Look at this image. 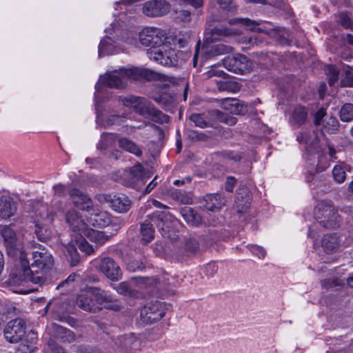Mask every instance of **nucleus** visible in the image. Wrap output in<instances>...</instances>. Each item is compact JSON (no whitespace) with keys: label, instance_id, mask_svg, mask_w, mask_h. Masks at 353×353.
<instances>
[{"label":"nucleus","instance_id":"f257e3e1","mask_svg":"<svg viewBox=\"0 0 353 353\" xmlns=\"http://www.w3.org/2000/svg\"><path fill=\"white\" fill-rule=\"evenodd\" d=\"M32 252L33 262L30 265L25 252H21L19 261L10 273L14 283L31 282L43 285L48 281L47 273L54 265L52 254L44 248Z\"/></svg>","mask_w":353,"mask_h":353},{"label":"nucleus","instance_id":"f03ea898","mask_svg":"<svg viewBox=\"0 0 353 353\" xmlns=\"http://www.w3.org/2000/svg\"><path fill=\"white\" fill-rule=\"evenodd\" d=\"M321 137V132L312 130L300 133L296 137L299 143L305 145L306 150L310 154L311 157L307 160L309 164L308 172L310 175L323 172L329 166L327 162L321 163L323 160V157L321 154L322 148L320 139Z\"/></svg>","mask_w":353,"mask_h":353},{"label":"nucleus","instance_id":"7ed1b4c3","mask_svg":"<svg viewBox=\"0 0 353 353\" xmlns=\"http://www.w3.org/2000/svg\"><path fill=\"white\" fill-rule=\"evenodd\" d=\"M119 102L125 107L133 108L140 115L149 117L152 121L159 123H167L169 117L161 111L156 109L146 99L134 95L119 96Z\"/></svg>","mask_w":353,"mask_h":353},{"label":"nucleus","instance_id":"20e7f679","mask_svg":"<svg viewBox=\"0 0 353 353\" xmlns=\"http://www.w3.org/2000/svg\"><path fill=\"white\" fill-rule=\"evenodd\" d=\"M137 68H123L119 70L107 72L104 75L100 77L99 81L97 83L96 92H102L104 86L115 89L125 88L127 86L128 79H137Z\"/></svg>","mask_w":353,"mask_h":353},{"label":"nucleus","instance_id":"39448f33","mask_svg":"<svg viewBox=\"0 0 353 353\" xmlns=\"http://www.w3.org/2000/svg\"><path fill=\"white\" fill-rule=\"evenodd\" d=\"M176 36H169L161 46L162 48L157 50H147L148 58L166 66H175L176 65Z\"/></svg>","mask_w":353,"mask_h":353},{"label":"nucleus","instance_id":"423d86ee","mask_svg":"<svg viewBox=\"0 0 353 353\" xmlns=\"http://www.w3.org/2000/svg\"><path fill=\"white\" fill-rule=\"evenodd\" d=\"M149 219L159 229L162 236L175 243L176 231L175 229V217L168 211H157L149 215Z\"/></svg>","mask_w":353,"mask_h":353},{"label":"nucleus","instance_id":"0eeeda50","mask_svg":"<svg viewBox=\"0 0 353 353\" xmlns=\"http://www.w3.org/2000/svg\"><path fill=\"white\" fill-rule=\"evenodd\" d=\"M315 219L324 228H335L339 225L340 216L330 201H320L315 209Z\"/></svg>","mask_w":353,"mask_h":353},{"label":"nucleus","instance_id":"6e6552de","mask_svg":"<svg viewBox=\"0 0 353 353\" xmlns=\"http://www.w3.org/2000/svg\"><path fill=\"white\" fill-rule=\"evenodd\" d=\"M167 38L164 30L153 27L145 28L139 34L140 43L150 48L148 50H157Z\"/></svg>","mask_w":353,"mask_h":353},{"label":"nucleus","instance_id":"1a4fd4ad","mask_svg":"<svg viewBox=\"0 0 353 353\" xmlns=\"http://www.w3.org/2000/svg\"><path fill=\"white\" fill-rule=\"evenodd\" d=\"M122 177L125 185L139 190L150 177V174L139 163L125 170Z\"/></svg>","mask_w":353,"mask_h":353},{"label":"nucleus","instance_id":"9d476101","mask_svg":"<svg viewBox=\"0 0 353 353\" xmlns=\"http://www.w3.org/2000/svg\"><path fill=\"white\" fill-rule=\"evenodd\" d=\"M0 234L3 239V245L6 248L7 254L10 256H15L21 252H23L21 249V244L19 238L15 231L11 228L10 225L3 226L1 230Z\"/></svg>","mask_w":353,"mask_h":353},{"label":"nucleus","instance_id":"9b49d317","mask_svg":"<svg viewBox=\"0 0 353 353\" xmlns=\"http://www.w3.org/2000/svg\"><path fill=\"white\" fill-rule=\"evenodd\" d=\"M163 303L158 301L148 303L140 312L141 320L146 324H152L160 320L165 314Z\"/></svg>","mask_w":353,"mask_h":353},{"label":"nucleus","instance_id":"f8f14e48","mask_svg":"<svg viewBox=\"0 0 353 353\" xmlns=\"http://www.w3.org/2000/svg\"><path fill=\"white\" fill-rule=\"evenodd\" d=\"M25 321L19 318L11 320L6 325L3 334L7 341L12 343L19 342L26 333Z\"/></svg>","mask_w":353,"mask_h":353},{"label":"nucleus","instance_id":"ddd939ff","mask_svg":"<svg viewBox=\"0 0 353 353\" xmlns=\"http://www.w3.org/2000/svg\"><path fill=\"white\" fill-rule=\"evenodd\" d=\"M223 64L228 70L236 74L246 73L252 67V63L245 55L242 54L225 57L223 60Z\"/></svg>","mask_w":353,"mask_h":353},{"label":"nucleus","instance_id":"4468645a","mask_svg":"<svg viewBox=\"0 0 353 353\" xmlns=\"http://www.w3.org/2000/svg\"><path fill=\"white\" fill-rule=\"evenodd\" d=\"M142 10L148 17H161L170 12V4L165 0H150L143 3Z\"/></svg>","mask_w":353,"mask_h":353},{"label":"nucleus","instance_id":"2eb2a0df","mask_svg":"<svg viewBox=\"0 0 353 353\" xmlns=\"http://www.w3.org/2000/svg\"><path fill=\"white\" fill-rule=\"evenodd\" d=\"M176 87L175 83L170 81L163 85L160 94L153 95L152 99L167 109L174 102Z\"/></svg>","mask_w":353,"mask_h":353},{"label":"nucleus","instance_id":"dca6fc26","mask_svg":"<svg viewBox=\"0 0 353 353\" xmlns=\"http://www.w3.org/2000/svg\"><path fill=\"white\" fill-rule=\"evenodd\" d=\"M231 24L240 23L248 30L252 32H262L266 34L270 33L273 26L269 22H263L261 20L254 21L248 18H236L230 21Z\"/></svg>","mask_w":353,"mask_h":353},{"label":"nucleus","instance_id":"f3484780","mask_svg":"<svg viewBox=\"0 0 353 353\" xmlns=\"http://www.w3.org/2000/svg\"><path fill=\"white\" fill-rule=\"evenodd\" d=\"M49 334L50 335L49 341H53L55 343L57 342L70 343L76 339V335L73 332L57 323H52L49 327Z\"/></svg>","mask_w":353,"mask_h":353},{"label":"nucleus","instance_id":"a211bd4d","mask_svg":"<svg viewBox=\"0 0 353 353\" xmlns=\"http://www.w3.org/2000/svg\"><path fill=\"white\" fill-rule=\"evenodd\" d=\"M99 270L109 279L114 281L122 277V272L119 265L110 257H104L99 264Z\"/></svg>","mask_w":353,"mask_h":353},{"label":"nucleus","instance_id":"6ab92c4d","mask_svg":"<svg viewBox=\"0 0 353 353\" xmlns=\"http://www.w3.org/2000/svg\"><path fill=\"white\" fill-rule=\"evenodd\" d=\"M66 222L70 225V229L74 233V238L81 236L88 226L82 219L79 212L74 210H70L65 214Z\"/></svg>","mask_w":353,"mask_h":353},{"label":"nucleus","instance_id":"aec40b11","mask_svg":"<svg viewBox=\"0 0 353 353\" xmlns=\"http://www.w3.org/2000/svg\"><path fill=\"white\" fill-rule=\"evenodd\" d=\"M87 221L94 227L105 228L112 224V218L106 211L92 209L87 217Z\"/></svg>","mask_w":353,"mask_h":353},{"label":"nucleus","instance_id":"412c9836","mask_svg":"<svg viewBox=\"0 0 353 353\" xmlns=\"http://www.w3.org/2000/svg\"><path fill=\"white\" fill-rule=\"evenodd\" d=\"M70 198L74 205L82 210L89 211L92 207V200L90 198L77 188H72L68 191Z\"/></svg>","mask_w":353,"mask_h":353},{"label":"nucleus","instance_id":"4be33fe9","mask_svg":"<svg viewBox=\"0 0 353 353\" xmlns=\"http://www.w3.org/2000/svg\"><path fill=\"white\" fill-rule=\"evenodd\" d=\"M76 303L79 308L86 312L95 313L101 309L95 303L88 288L85 293L78 296Z\"/></svg>","mask_w":353,"mask_h":353},{"label":"nucleus","instance_id":"5701e85b","mask_svg":"<svg viewBox=\"0 0 353 353\" xmlns=\"http://www.w3.org/2000/svg\"><path fill=\"white\" fill-rule=\"evenodd\" d=\"M17 210V204L14 199L8 196L0 197V218L8 219L14 216Z\"/></svg>","mask_w":353,"mask_h":353},{"label":"nucleus","instance_id":"b1692460","mask_svg":"<svg viewBox=\"0 0 353 353\" xmlns=\"http://www.w3.org/2000/svg\"><path fill=\"white\" fill-rule=\"evenodd\" d=\"M226 200L225 197L219 194H209L203 199V206L206 210L212 212H217L225 205Z\"/></svg>","mask_w":353,"mask_h":353},{"label":"nucleus","instance_id":"393cba45","mask_svg":"<svg viewBox=\"0 0 353 353\" xmlns=\"http://www.w3.org/2000/svg\"><path fill=\"white\" fill-rule=\"evenodd\" d=\"M252 197L248 188H241L236 193L234 208L241 213L249 208Z\"/></svg>","mask_w":353,"mask_h":353},{"label":"nucleus","instance_id":"a878e982","mask_svg":"<svg viewBox=\"0 0 353 353\" xmlns=\"http://www.w3.org/2000/svg\"><path fill=\"white\" fill-rule=\"evenodd\" d=\"M132 201L125 194H114L110 207L115 212L119 213H126L132 206Z\"/></svg>","mask_w":353,"mask_h":353},{"label":"nucleus","instance_id":"bb28decb","mask_svg":"<svg viewBox=\"0 0 353 353\" xmlns=\"http://www.w3.org/2000/svg\"><path fill=\"white\" fill-rule=\"evenodd\" d=\"M115 344L124 352H129L138 347L139 341L133 333L119 336L115 341Z\"/></svg>","mask_w":353,"mask_h":353},{"label":"nucleus","instance_id":"cd10ccee","mask_svg":"<svg viewBox=\"0 0 353 353\" xmlns=\"http://www.w3.org/2000/svg\"><path fill=\"white\" fill-rule=\"evenodd\" d=\"M111 236H112V234L107 235L104 232L95 230L88 227L85 230H84V232L81 236H86V238H88L90 241L96 244L94 247L95 248H97L99 246L102 245L108 241Z\"/></svg>","mask_w":353,"mask_h":353},{"label":"nucleus","instance_id":"c85d7f7f","mask_svg":"<svg viewBox=\"0 0 353 353\" xmlns=\"http://www.w3.org/2000/svg\"><path fill=\"white\" fill-rule=\"evenodd\" d=\"M154 225L155 224L150 221L149 215L148 219L141 224L140 234L142 243L146 245L153 240L154 237Z\"/></svg>","mask_w":353,"mask_h":353},{"label":"nucleus","instance_id":"c756f323","mask_svg":"<svg viewBox=\"0 0 353 353\" xmlns=\"http://www.w3.org/2000/svg\"><path fill=\"white\" fill-rule=\"evenodd\" d=\"M322 248L327 254L337 252L340 248V239L339 236L336 234H327L324 235L322 239Z\"/></svg>","mask_w":353,"mask_h":353},{"label":"nucleus","instance_id":"7c9ffc66","mask_svg":"<svg viewBox=\"0 0 353 353\" xmlns=\"http://www.w3.org/2000/svg\"><path fill=\"white\" fill-rule=\"evenodd\" d=\"M222 106L234 114H243L248 111L247 105L236 99H225L222 103Z\"/></svg>","mask_w":353,"mask_h":353},{"label":"nucleus","instance_id":"2f4dec72","mask_svg":"<svg viewBox=\"0 0 353 353\" xmlns=\"http://www.w3.org/2000/svg\"><path fill=\"white\" fill-rule=\"evenodd\" d=\"M116 52H117V42L108 36L105 37L99 46V56L109 55Z\"/></svg>","mask_w":353,"mask_h":353},{"label":"nucleus","instance_id":"473e14b6","mask_svg":"<svg viewBox=\"0 0 353 353\" xmlns=\"http://www.w3.org/2000/svg\"><path fill=\"white\" fill-rule=\"evenodd\" d=\"M92 298L97 305H102L103 303H112L113 297L105 290L94 287H88Z\"/></svg>","mask_w":353,"mask_h":353},{"label":"nucleus","instance_id":"72a5a7b5","mask_svg":"<svg viewBox=\"0 0 353 353\" xmlns=\"http://www.w3.org/2000/svg\"><path fill=\"white\" fill-rule=\"evenodd\" d=\"M307 118L306 109L302 106H297L293 110L290 121L292 125L299 127L306 121Z\"/></svg>","mask_w":353,"mask_h":353},{"label":"nucleus","instance_id":"f704fd0d","mask_svg":"<svg viewBox=\"0 0 353 353\" xmlns=\"http://www.w3.org/2000/svg\"><path fill=\"white\" fill-rule=\"evenodd\" d=\"M34 234L37 239L42 242H47L51 239L52 232L40 221H34Z\"/></svg>","mask_w":353,"mask_h":353},{"label":"nucleus","instance_id":"c9c22d12","mask_svg":"<svg viewBox=\"0 0 353 353\" xmlns=\"http://www.w3.org/2000/svg\"><path fill=\"white\" fill-rule=\"evenodd\" d=\"M181 214L184 220L191 225H199L201 223V217L190 207H185L181 210Z\"/></svg>","mask_w":353,"mask_h":353},{"label":"nucleus","instance_id":"e433bc0d","mask_svg":"<svg viewBox=\"0 0 353 353\" xmlns=\"http://www.w3.org/2000/svg\"><path fill=\"white\" fill-rule=\"evenodd\" d=\"M119 142V146L130 152L132 153L138 157L142 155V150L141 148L133 141L129 140L127 138H120L118 140Z\"/></svg>","mask_w":353,"mask_h":353},{"label":"nucleus","instance_id":"4c0bfd02","mask_svg":"<svg viewBox=\"0 0 353 353\" xmlns=\"http://www.w3.org/2000/svg\"><path fill=\"white\" fill-rule=\"evenodd\" d=\"M77 245L72 244H68L65 247V257L71 266H75L80 262L81 258L77 252Z\"/></svg>","mask_w":353,"mask_h":353},{"label":"nucleus","instance_id":"58836bf2","mask_svg":"<svg viewBox=\"0 0 353 353\" xmlns=\"http://www.w3.org/2000/svg\"><path fill=\"white\" fill-rule=\"evenodd\" d=\"M347 165L343 163L336 165L332 170V176L337 183H342L346 179Z\"/></svg>","mask_w":353,"mask_h":353},{"label":"nucleus","instance_id":"ea45409f","mask_svg":"<svg viewBox=\"0 0 353 353\" xmlns=\"http://www.w3.org/2000/svg\"><path fill=\"white\" fill-rule=\"evenodd\" d=\"M114 141V134L104 132L101 134V139L98 143L97 148L98 150L101 152L105 151L109 147L112 146Z\"/></svg>","mask_w":353,"mask_h":353},{"label":"nucleus","instance_id":"a19ab883","mask_svg":"<svg viewBox=\"0 0 353 353\" xmlns=\"http://www.w3.org/2000/svg\"><path fill=\"white\" fill-rule=\"evenodd\" d=\"M340 119L343 122H350L353 120V104H344L339 112Z\"/></svg>","mask_w":353,"mask_h":353},{"label":"nucleus","instance_id":"79ce46f5","mask_svg":"<svg viewBox=\"0 0 353 353\" xmlns=\"http://www.w3.org/2000/svg\"><path fill=\"white\" fill-rule=\"evenodd\" d=\"M86 236H78L76 239V245L78 248L84 252L86 254H90L94 252L95 247L94 245H90L87 240L85 239Z\"/></svg>","mask_w":353,"mask_h":353},{"label":"nucleus","instance_id":"37998d69","mask_svg":"<svg viewBox=\"0 0 353 353\" xmlns=\"http://www.w3.org/2000/svg\"><path fill=\"white\" fill-rule=\"evenodd\" d=\"M118 293L124 296L132 297H138L139 292L132 290L129 283L127 282H121L114 288Z\"/></svg>","mask_w":353,"mask_h":353},{"label":"nucleus","instance_id":"c03bdc74","mask_svg":"<svg viewBox=\"0 0 353 353\" xmlns=\"http://www.w3.org/2000/svg\"><path fill=\"white\" fill-rule=\"evenodd\" d=\"M212 114L216 116L219 121L225 123L228 125H234L236 123V119L234 117L225 114L219 110H213Z\"/></svg>","mask_w":353,"mask_h":353},{"label":"nucleus","instance_id":"a18cd8bd","mask_svg":"<svg viewBox=\"0 0 353 353\" xmlns=\"http://www.w3.org/2000/svg\"><path fill=\"white\" fill-rule=\"evenodd\" d=\"M341 84L343 87H352L353 85V74L349 65L346 66L345 76L341 79Z\"/></svg>","mask_w":353,"mask_h":353},{"label":"nucleus","instance_id":"49530a36","mask_svg":"<svg viewBox=\"0 0 353 353\" xmlns=\"http://www.w3.org/2000/svg\"><path fill=\"white\" fill-rule=\"evenodd\" d=\"M161 74L150 70H138L137 77H143L148 81L156 80L160 78Z\"/></svg>","mask_w":353,"mask_h":353},{"label":"nucleus","instance_id":"de8ad7c7","mask_svg":"<svg viewBox=\"0 0 353 353\" xmlns=\"http://www.w3.org/2000/svg\"><path fill=\"white\" fill-rule=\"evenodd\" d=\"M190 119L198 127L203 128L208 126V121L203 114H193L191 116Z\"/></svg>","mask_w":353,"mask_h":353},{"label":"nucleus","instance_id":"09e8293b","mask_svg":"<svg viewBox=\"0 0 353 353\" xmlns=\"http://www.w3.org/2000/svg\"><path fill=\"white\" fill-rule=\"evenodd\" d=\"M339 125V123L337 119L334 117H330L325 121L324 128L327 132H334L337 130Z\"/></svg>","mask_w":353,"mask_h":353},{"label":"nucleus","instance_id":"8fccbe9b","mask_svg":"<svg viewBox=\"0 0 353 353\" xmlns=\"http://www.w3.org/2000/svg\"><path fill=\"white\" fill-rule=\"evenodd\" d=\"M339 71L334 66L331 65L327 69L330 85H334L339 79Z\"/></svg>","mask_w":353,"mask_h":353},{"label":"nucleus","instance_id":"3c124183","mask_svg":"<svg viewBox=\"0 0 353 353\" xmlns=\"http://www.w3.org/2000/svg\"><path fill=\"white\" fill-rule=\"evenodd\" d=\"M239 32L238 30L228 29V28H214L212 30V36L214 37L216 34H221L224 36H229L232 34H238Z\"/></svg>","mask_w":353,"mask_h":353},{"label":"nucleus","instance_id":"603ef678","mask_svg":"<svg viewBox=\"0 0 353 353\" xmlns=\"http://www.w3.org/2000/svg\"><path fill=\"white\" fill-rule=\"evenodd\" d=\"M248 248L254 255H256L259 259L264 258L266 254L265 251L261 246L256 245H249Z\"/></svg>","mask_w":353,"mask_h":353},{"label":"nucleus","instance_id":"864d4df0","mask_svg":"<svg viewBox=\"0 0 353 353\" xmlns=\"http://www.w3.org/2000/svg\"><path fill=\"white\" fill-rule=\"evenodd\" d=\"M203 270H204L205 274L207 276L212 277L216 273V272L218 270V266L214 262L209 263L204 266Z\"/></svg>","mask_w":353,"mask_h":353},{"label":"nucleus","instance_id":"5fc2aeb1","mask_svg":"<svg viewBox=\"0 0 353 353\" xmlns=\"http://www.w3.org/2000/svg\"><path fill=\"white\" fill-rule=\"evenodd\" d=\"M79 277V275L76 273H72L65 279L61 281L57 286V289L59 290L61 288H65L70 285V283L74 282L77 278Z\"/></svg>","mask_w":353,"mask_h":353},{"label":"nucleus","instance_id":"6e6d98bb","mask_svg":"<svg viewBox=\"0 0 353 353\" xmlns=\"http://www.w3.org/2000/svg\"><path fill=\"white\" fill-rule=\"evenodd\" d=\"M77 353H101V352L96 347L81 345L77 347Z\"/></svg>","mask_w":353,"mask_h":353},{"label":"nucleus","instance_id":"4d7b16f0","mask_svg":"<svg viewBox=\"0 0 353 353\" xmlns=\"http://www.w3.org/2000/svg\"><path fill=\"white\" fill-rule=\"evenodd\" d=\"M214 52L216 54H226L231 52L233 48L231 46H225L224 44H218L213 46Z\"/></svg>","mask_w":353,"mask_h":353},{"label":"nucleus","instance_id":"13d9d810","mask_svg":"<svg viewBox=\"0 0 353 353\" xmlns=\"http://www.w3.org/2000/svg\"><path fill=\"white\" fill-rule=\"evenodd\" d=\"M53 190L54 195L58 196H63L69 191L67 187L61 183L54 185Z\"/></svg>","mask_w":353,"mask_h":353},{"label":"nucleus","instance_id":"bf43d9fd","mask_svg":"<svg viewBox=\"0 0 353 353\" xmlns=\"http://www.w3.org/2000/svg\"><path fill=\"white\" fill-rule=\"evenodd\" d=\"M128 268L130 271H139L145 268V265L141 261L134 260L128 264Z\"/></svg>","mask_w":353,"mask_h":353},{"label":"nucleus","instance_id":"052dcab7","mask_svg":"<svg viewBox=\"0 0 353 353\" xmlns=\"http://www.w3.org/2000/svg\"><path fill=\"white\" fill-rule=\"evenodd\" d=\"M220 8L225 10H231L236 8L232 0H216Z\"/></svg>","mask_w":353,"mask_h":353},{"label":"nucleus","instance_id":"680f3d73","mask_svg":"<svg viewBox=\"0 0 353 353\" xmlns=\"http://www.w3.org/2000/svg\"><path fill=\"white\" fill-rule=\"evenodd\" d=\"M185 248L188 251L194 254L199 249V243L195 239H190L186 242Z\"/></svg>","mask_w":353,"mask_h":353},{"label":"nucleus","instance_id":"e2e57ef3","mask_svg":"<svg viewBox=\"0 0 353 353\" xmlns=\"http://www.w3.org/2000/svg\"><path fill=\"white\" fill-rule=\"evenodd\" d=\"M13 307L6 301H0V314L6 315L12 312Z\"/></svg>","mask_w":353,"mask_h":353},{"label":"nucleus","instance_id":"0e129e2a","mask_svg":"<svg viewBox=\"0 0 353 353\" xmlns=\"http://www.w3.org/2000/svg\"><path fill=\"white\" fill-rule=\"evenodd\" d=\"M48 345L52 353H67L62 347L53 341H48Z\"/></svg>","mask_w":353,"mask_h":353},{"label":"nucleus","instance_id":"69168bd1","mask_svg":"<svg viewBox=\"0 0 353 353\" xmlns=\"http://www.w3.org/2000/svg\"><path fill=\"white\" fill-rule=\"evenodd\" d=\"M325 110L324 108H321L314 114V124L319 125L321 123L323 118L325 116Z\"/></svg>","mask_w":353,"mask_h":353},{"label":"nucleus","instance_id":"338daca9","mask_svg":"<svg viewBox=\"0 0 353 353\" xmlns=\"http://www.w3.org/2000/svg\"><path fill=\"white\" fill-rule=\"evenodd\" d=\"M112 196L111 194H99L96 195V199L101 203H108L110 205L111 204Z\"/></svg>","mask_w":353,"mask_h":353},{"label":"nucleus","instance_id":"774afa93","mask_svg":"<svg viewBox=\"0 0 353 353\" xmlns=\"http://www.w3.org/2000/svg\"><path fill=\"white\" fill-rule=\"evenodd\" d=\"M241 42L243 43L249 44L251 46L258 45L261 43V41H258V39L254 36H251L250 37H244L241 39Z\"/></svg>","mask_w":353,"mask_h":353}]
</instances>
